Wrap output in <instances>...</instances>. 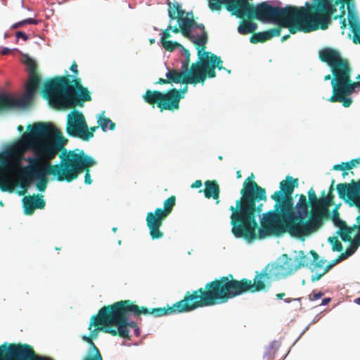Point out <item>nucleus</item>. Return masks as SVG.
Returning a JSON list of instances; mask_svg holds the SVG:
<instances>
[{
	"mask_svg": "<svg viewBox=\"0 0 360 360\" xmlns=\"http://www.w3.org/2000/svg\"><path fill=\"white\" fill-rule=\"evenodd\" d=\"M254 177L252 173L245 180L243 187L240 190V199L236 200L235 206L230 207L231 232L236 238L248 240L257 238L264 239L271 236H281L284 233H288L292 237L304 240L321 229V224L309 228L297 224V221L295 219L296 216L306 218L309 214V202L304 194H300L295 205L297 213L294 211L292 201V209L288 215L282 217L275 214L266 225L259 229L257 235V217L260 215L263 207V202L261 201L266 202L267 197L265 188L259 186L253 180Z\"/></svg>",
	"mask_w": 360,
	"mask_h": 360,
	"instance_id": "nucleus-1",
	"label": "nucleus"
},
{
	"mask_svg": "<svg viewBox=\"0 0 360 360\" xmlns=\"http://www.w3.org/2000/svg\"><path fill=\"white\" fill-rule=\"evenodd\" d=\"M248 11L243 16L238 27V32L242 35L255 33L257 24L252 20L272 22L281 27H287L290 34L298 32L309 33L327 27L328 18L332 10L327 0H316L314 5L307 2L305 6L287 5L284 8L272 6L264 1L256 6L248 0Z\"/></svg>",
	"mask_w": 360,
	"mask_h": 360,
	"instance_id": "nucleus-2",
	"label": "nucleus"
},
{
	"mask_svg": "<svg viewBox=\"0 0 360 360\" xmlns=\"http://www.w3.org/2000/svg\"><path fill=\"white\" fill-rule=\"evenodd\" d=\"M210 306L204 288H200L192 292H186L184 299L173 304L171 307L148 309L135 304L130 300H121L112 304L104 306L101 311L105 321L112 323V328H106L112 336H119L130 340L129 328H134L135 333L139 335L137 323L129 320V316L133 314L139 316L141 314H151L155 317L165 315L180 314L195 310L199 307Z\"/></svg>",
	"mask_w": 360,
	"mask_h": 360,
	"instance_id": "nucleus-3",
	"label": "nucleus"
},
{
	"mask_svg": "<svg viewBox=\"0 0 360 360\" xmlns=\"http://www.w3.org/2000/svg\"><path fill=\"white\" fill-rule=\"evenodd\" d=\"M295 272L293 259L283 254L275 262L268 264L261 272L256 271L253 282L245 278L237 280L229 274L207 283L204 289L210 306L221 304L248 292L266 291L272 281Z\"/></svg>",
	"mask_w": 360,
	"mask_h": 360,
	"instance_id": "nucleus-4",
	"label": "nucleus"
},
{
	"mask_svg": "<svg viewBox=\"0 0 360 360\" xmlns=\"http://www.w3.org/2000/svg\"><path fill=\"white\" fill-rule=\"evenodd\" d=\"M21 142L14 147L18 153V164L26 149H31L35 158L27 157L29 163L22 167L18 176L20 186L25 193L33 179V175L45 169L48 162L54 159L59 151H64L63 145L67 142L62 133L51 123L37 122L27 127Z\"/></svg>",
	"mask_w": 360,
	"mask_h": 360,
	"instance_id": "nucleus-5",
	"label": "nucleus"
},
{
	"mask_svg": "<svg viewBox=\"0 0 360 360\" xmlns=\"http://www.w3.org/2000/svg\"><path fill=\"white\" fill-rule=\"evenodd\" d=\"M77 68L76 62L74 61L70 68L75 77L72 80L70 75L47 79L41 92L43 98L48 100L51 105L63 109L83 107L85 102L91 101L89 91L82 86V79L77 77Z\"/></svg>",
	"mask_w": 360,
	"mask_h": 360,
	"instance_id": "nucleus-6",
	"label": "nucleus"
},
{
	"mask_svg": "<svg viewBox=\"0 0 360 360\" xmlns=\"http://www.w3.org/2000/svg\"><path fill=\"white\" fill-rule=\"evenodd\" d=\"M319 59L328 64L333 73L332 81V96L328 98L330 103H342L345 108L349 107L352 99L349 96L360 86V81L354 82L351 79L352 68L346 58L340 52L331 48H324L319 53Z\"/></svg>",
	"mask_w": 360,
	"mask_h": 360,
	"instance_id": "nucleus-7",
	"label": "nucleus"
},
{
	"mask_svg": "<svg viewBox=\"0 0 360 360\" xmlns=\"http://www.w3.org/2000/svg\"><path fill=\"white\" fill-rule=\"evenodd\" d=\"M207 41L208 34L205 29L201 34L198 35V40L195 45L198 50V59L190 66V73L194 86L200 83L203 84L207 77H215L216 68L219 70H224L229 74L231 73V70L223 67V61L220 57L211 52L205 51Z\"/></svg>",
	"mask_w": 360,
	"mask_h": 360,
	"instance_id": "nucleus-8",
	"label": "nucleus"
},
{
	"mask_svg": "<svg viewBox=\"0 0 360 360\" xmlns=\"http://www.w3.org/2000/svg\"><path fill=\"white\" fill-rule=\"evenodd\" d=\"M59 157L64 174V176L60 177V179L71 182L84 172V183L88 185L92 183L90 168L96 165L97 162L91 156L86 155L83 150L79 148L69 151L65 148Z\"/></svg>",
	"mask_w": 360,
	"mask_h": 360,
	"instance_id": "nucleus-9",
	"label": "nucleus"
},
{
	"mask_svg": "<svg viewBox=\"0 0 360 360\" xmlns=\"http://www.w3.org/2000/svg\"><path fill=\"white\" fill-rule=\"evenodd\" d=\"M168 15L171 20H176L179 27H172L169 24L167 27L162 33L160 42L167 41L171 37L170 32L175 34L181 33L184 37L191 41L195 45L198 40V35L195 36L192 33L194 29H199L202 32L205 30V25L202 23H198L193 18L192 12H186L182 9L181 5L179 3H168Z\"/></svg>",
	"mask_w": 360,
	"mask_h": 360,
	"instance_id": "nucleus-10",
	"label": "nucleus"
},
{
	"mask_svg": "<svg viewBox=\"0 0 360 360\" xmlns=\"http://www.w3.org/2000/svg\"><path fill=\"white\" fill-rule=\"evenodd\" d=\"M25 64L30 72L25 95L20 98H17L8 94H0V112L26 106L33 101L41 79L37 73V66L33 59L27 57Z\"/></svg>",
	"mask_w": 360,
	"mask_h": 360,
	"instance_id": "nucleus-11",
	"label": "nucleus"
},
{
	"mask_svg": "<svg viewBox=\"0 0 360 360\" xmlns=\"http://www.w3.org/2000/svg\"><path fill=\"white\" fill-rule=\"evenodd\" d=\"M297 186L298 179L290 176H287L280 182L279 190L271 195V198L275 202L274 209L263 214L260 227L266 225L275 214L284 217L290 214L292 205V194Z\"/></svg>",
	"mask_w": 360,
	"mask_h": 360,
	"instance_id": "nucleus-12",
	"label": "nucleus"
},
{
	"mask_svg": "<svg viewBox=\"0 0 360 360\" xmlns=\"http://www.w3.org/2000/svg\"><path fill=\"white\" fill-rule=\"evenodd\" d=\"M176 205V197L171 195L164 201V208H157L154 212H150L146 216V224L153 240L160 239L163 237L164 233L160 231L164 220L172 212Z\"/></svg>",
	"mask_w": 360,
	"mask_h": 360,
	"instance_id": "nucleus-13",
	"label": "nucleus"
},
{
	"mask_svg": "<svg viewBox=\"0 0 360 360\" xmlns=\"http://www.w3.org/2000/svg\"><path fill=\"white\" fill-rule=\"evenodd\" d=\"M38 356L28 344L5 342L0 345V360H37Z\"/></svg>",
	"mask_w": 360,
	"mask_h": 360,
	"instance_id": "nucleus-14",
	"label": "nucleus"
},
{
	"mask_svg": "<svg viewBox=\"0 0 360 360\" xmlns=\"http://www.w3.org/2000/svg\"><path fill=\"white\" fill-rule=\"evenodd\" d=\"M66 132L70 136L78 137L84 141L91 139V132H87V124L84 115L73 110L68 115Z\"/></svg>",
	"mask_w": 360,
	"mask_h": 360,
	"instance_id": "nucleus-15",
	"label": "nucleus"
},
{
	"mask_svg": "<svg viewBox=\"0 0 360 360\" xmlns=\"http://www.w3.org/2000/svg\"><path fill=\"white\" fill-rule=\"evenodd\" d=\"M209 7L212 11H220L222 6L232 15L241 18L248 11V0H208Z\"/></svg>",
	"mask_w": 360,
	"mask_h": 360,
	"instance_id": "nucleus-16",
	"label": "nucleus"
},
{
	"mask_svg": "<svg viewBox=\"0 0 360 360\" xmlns=\"http://www.w3.org/2000/svg\"><path fill=\"white\" fill-rule=\"evenodd\" d=\"M308 201L311 206L308 217L302 218L301 216H296L295 219L297 221V224H300L303 227L309 228L316 226L319 224L320 218V198H318L314 190L311 188L308 191Z\"/></svg>",
	"mask_w": 360,
	"mask_h": 360,
	"instance_id": "nucleus-17",
	"label": "nucleus"
},
{
	"mask_svg": "<svg viewBox=\"0 0 360 360\" xmlns=\"http://www.w3.org/2000/svg\"><path fill=\"white\" fill-rule=\"evenodd\" d=\"M339 206H336L332 211L331 219L334 225L338 227L337 234L341 238L344 242H351L353 240L352 234L354 230H357L355 236H357L360 232V221H358V216L356 218L357 224H354L352 226H349L345 221L341 220L340 218V213L338 212Z\"/></svg>",
	"mask_w": 360,
	"mask_h": 360,
	"instance_id": "nucleus-18",
	"label": "nucleus"
},
{
	"mask_svg": "<svg viewBox=\"0 0 360 360\" xmlns=\"http://www.w3.org/2000/svg\"><path fill=\"white\" fill-rule=\"evenodd\" d=\"M47 175H53L58 181H65V179H60L61 176H64L62 162H60V164L56 165H52L51 162H48L45 169L33 175V179H37L39 180L37 184V188L41 192H44L47 187Z\"/></svg>",
	"mask_w": 360,
	"mask_h": 360,
	"instance_id": "nucleus-19",
	"label": "nucleus"
},
{
	"mask_svg": "<svg viewBox=\"0 0 360 360\" xmlns=\"http://www.w3.org/2000/svg\"><path fill=\"white\" fill-rule=\"evenodd\" d=\"M143 98L146 103L153 107L157 105L161 112L163 110L173 111L168 91L166 93H162L156 90H146Z\"/></svg>",
	"mask_w": 360,
	"mask_h": 360,
	"instance_id": "nucleus-20",
	"label": "nucleus"
},
{
	"mask_svg": "<svg viewBox=\"0 0 360 360\" xmlns=\"http://www.w3.org/2000/svg\"><path fill=\"white\" fill-rule=\"evenodd\" d=\"M166 77L167 79L159 78V79L155 82V84L176 83L193 85L190 71L186 73L184 71H178L176 69H169L166 73Z\"/></svg>",
	"mask_w": 360,
	"mask_h": 360,
	"instance_id": "nucleus-21",
	"label": "nucleus"
},
{
	"mask_svg": "<svg viewBox=\"0 0 360 360\" xmlns=\"http://www.w3.org/2000/svg\"><path fill=\"white\" fill-rule=\"evenodd\" d=\"M104 309V307H103L98 312L96 315H94L91 318V321L89 326L88 329L90 330V335L93 339H95L98 336V331H103L105 333H108L109 332L106 331V328H112V323H108V321H105V316L102 314L101 311Z\"/></svg>",
	"mask_w": 360,
	"mask_h": 360,
	"instance_id": "nucleus-22",
	"label": "nucleus"
},
{
	"mask_svg": "<svg viewBox=\"0 0 360 360\" xmlns=\"http://www.w3.org/2000/svg\"><path fill=\"white\" fill-rule=\"evenodd\" d=\"M14 148L8 151L0 154V188L2 191H7V177L6 172L9 171L11 167L10 159L15 154Z\"/></svg>",
	"mask_w": 360,
	"mask_h": 360,
	"instance_id": "nucleus-23",
	"label": "nucleus"
},
{
	"mask_svg": "<svg viewBox=\"0 0 360 360\" xmlns=\"http://www.w3.org/2000/svg\"><path fill=\"white\" fill-rule=\"evenodd\" d=\"M349 243V247L346 249L345 252L341 253L336 259H333L323 269V274H326L331 269L335 264L340 262L352 256L360 246V233L357 236H354L353 240Z\"/></svg>",
	"mask_w": 360,
	"mask_h": 360,
	"instance_id": "nucleus-24",
	"label": "nucleus"
},
{
	"mask_svg": "<svg viewBox=\"0 0 360 360\" xmlns=\"http://www.w3.org/2000/svg\"><path fill=\"white\" fill-rule=\"evenodd\" d=\"M334 198L335 195L333 193H328V195H326L325 191L321 192V197L319 200L321 204V210H319V224H321V228L323 226L325 221L330 217V213L328 208L334 204Z\"/></svg>",
	"mask_w": 360,
	"mask_h": 360,
	"instance_id": "nucleus-25",
	"label": "nucleus"
},
{
	"mask_svg": "<svg viewBox=\"0 0 360 360\" xmlns=\"http://www.w3.org/2000/svg\"><path fill=\"white\" fill-rule=\"evenodd\" d=\"M22 204L24 212L27 215L32 214L35 209H44L46 205L43 196L39 195L25 197Z\"/></svg>",
	"mask_w": 360,
	"mask_h": 360,
	"instance_id": "nucleus-26",
	"label": "nucleus"
},
{
	"mask_svg": "<svg viewBox=\"0 0 360 360\" xmlns=\"http://www.w3.org/2000/svg\"><path fill=\"white\" fill-rule=\"evenodd\" d=\"M278 27L268 30L264 32H260L257 33H254L250 38V41L252 44H256L258 43H264L266 41L272 39L275 37H278L281 35V28H285L284 27L280 26V25H277Z\"/></svg>",
	"mask_w": 360,
	"mask_h": 360,
	"instance_id": "nucleus-27",
	"label": "nucleus"
},
{
	"mask_svg": "<svg viewBox=\"0 0 360 360\" xmlns=\"http://www.w3.org/2000/svg\"><path fill=\"white\" fill-rule=\"evenodd\" d=\"M351 0H327L328 1V4H329V6H330L331 8V10H332V13L330 15L329 18H328V23H327V27H328V25L329 23L330 22V18H331V16L332 15L336 12V8H335V6L338 5L340 2H342V5H341V13L340 15H336L335 16V19H337L338 18H340L341 19L340 20V29L344 30L346 29L347 27V21H346V19L344 18L345 15V4H347L348 6L349 4V1ZM315 2H316V0H314V4H310L311 5H314L315 4ZM328 27H326L324 30L327 29Z\"/></svg>",
	"mask_w": 360,
	"mask_h": 360,
	"instance_id": "nucleus-28",
	"label": "nucleus"
},
{
	"mask_svg": "<svg viewBox=\"0 0 360 360\" xmlns=\"http://www.w3.org/2000/svg\"><path fill=\"white\" fill-rule=\"evenodd\" d=\"M205 188L200 190V192H203L206 198H213L217 200V203H219V198L220 194V188L217 181L207 180L204 183Z\"/></svg>",
	"mask_w": 360,
	"mask_h": 360,
	"instance_id": "nucleus-29",
	"label": "nucleus"
},
{
	"mask_svg": "<svg viewBox=\"0 0 360 360\" xmlns=\"http://www.w3.org/2000/svg\"><path fill=\"white\" fill-rule=\"evenodd\" d=\"M82 339L89 344L88 351L83 358L84 360H103L99 349L93 342V338L89 335V336H83Z\"/></svg>",
	"mask_w": 360,
	"mask_h": 360,
	"instance_id": "nucleus-30",
	"label": "nucleus"
},
{
	"mask_svg": "<svg viewBox=\"0 0 360 360\" xmlns=\"http://www.w3.org/2000/svg\"><path fill=\"white\" fill-rule=\"evenodd\" d=\"M188 89V84H185V86L181 89L174 88L168 90L173 111L179 109V102L184 98V94L187 93Z\"/></svg>",
	"mask_w": 360,
	"mask_h": 360,
	"instance_id": "nucleus-31",
	"label": "nucleus"
},
{
	"mask_svg": "<svg viewBox=\"0 0 360 360\" xmlns=\"http://www.w3.org/2000/svg\"><path fill=\"white\" fill-rule=\"evenodd\" d=\"M349 25L353 33V42L356 44H360V24L358 22L357 17L352 15L351 11H349Z\"/></svg>",
	"mask_w": 360,
	"mask_h": 360,
	"instance_id": "nucleus-32",
	"label": "nucleus"
},
{
	"mask_svg": "<svg viewBox=\"0 0 360 360\" xmlns=\"http://www.w3.org/2000/svg\"><path fill=\"white\" fill-rule=\"evenodd\" d=\"M104 114L105 112H103L98 118V126L102 129L103 131H106L108 124L110 130H114L115 128V123L113 122L110 118L106 117Z\"/></svg>",
	"mask_w": 360,
	"mask_h": 360,
	"instance_id": "nucleus-33",
	"label": "nucleus"
},
{
	"mask_svg": "<svg viewBox=\"0 0 360 360\" xmlns=\"http://www.w3.org/2000/svg\"><path fill=\"white\" fill-rule=\"evenodd\" d=\"M293 261L296 271L301 267L307 266L309 264V258L304 254V251L302 250L299 252L298 257H295Z\"/></svg>",
	"mask_w": 360,
	"mask_h": 360,
	"instance_id": "nucleus-34",
	"label": "nucleus"
},
{
	"mask_svg": "<svg viewBox=\"0 0 360 360\" xmlns=\"http://www.w3.org/2000/svg\"><path fill=\"white\" fill-rule=\"evenodd\" d=\"M181 49L182 51V55L185 57V59L181 63V68L180 71H184L187 73L190 71V68L188 67L191 61V54L189 51L184 46H182Z\"/></svg>",
	"mask_w": 360,
	"mask_h": 360,
	"instance_id": "nucleus-35",
	"label": "nucleus"
},
{
	"mask_svg": "<svg viewBox=\"0 0 360 360\" xmlns=\"http://www.w3.org/2000/svg\"><path fill=\"white\" fill-rule=\"evenodd\" d=\"M161 44H162V46L166 51H170V52H172L174 50H176V49H177L179 48L182 47V45L181 44H179V42H177V41H169V40H167V41H165L164 42H162Z\"/></svg>",
	"mask_w": 360,
	"mask_h": 360,
	"instance_id": "nucleus-36",
	"label": "nucleus"
},
{
	"mask_svg": "<svg viewBox=\"0 0 360 360\" xmlns=\"http://www.w3.org/2000/svg\"><path fill=\"white\" fill-rule=\"evenodd\" d=\"M328 241L331 245L333 251L341 252L343 250V246L337 237H329Z\"/></svg>",
	"mask_w": 360,
	"mask_h": 360,
	"instance_id": "nucleus-37",
	"label": "nucleus"
},
{
	"mask_svg": "<svg viewBox=\"0 0 360 360\" xmlns=\"http://www.w3.org/2000/svg\"><path fill=\"white\" fill-rule=\"evenodd\" d=\"M309 253L313 257V262L314 265V269L316 268H323L324 264L326 263V260L319 259V255L314 250H311Z\"/></svg>",
	"mask_w": 360,
	"mask_h": 360,
	"instance_id": "nucleus-38",
	"label": "nucleus"
},
{
	"mask_svg": "<svg viewBox=\"0 0 360 360\" xmlns=\"http://www.w3.org/2000/svg\"><path fill=\"white\" fill-rule=\"evenodd\" d=\"M323 296V292H319L316 293L314 292H312L310 295H309V300L310 301H314V300L321 298Z\"/></svg>",
	"mask_w": 360,
	"mask_h": 360,
	"instance_id": "nucleus-39",
	"label": "nucleus"
},
{
	"mask_svg": "<svg viewBox=\"0 0 360 360\" xmlns=\"http://www.w3.org/2000/svg\"><path fill=\"white\" fill-rule=\"evenodd\" d=\"M15 37L17 39H19V38H21L24 41H27L29 37L27 36V34H25V32H22V31H18L15 32Z\"/></svg>",
	"mask_w": 360,
	"mask_h": 360,
	"instance_id": "nucleus-40",
	"label": "nucleus"
},
{
	"mask_svg": "<svg viewBox=\"0 0 360 360\" xmlns=\"http://www.w3.org/2000/svg\"><path fill=\"white\" fill-rule=\"evenodd\" d=\"M23 25H27V24H32V25H37L38 20L33 19V18H27L22 20Z\"/></svg>",
	"mask_w": 360,
	"mask_h": 360,
	"instance_id": "nucleus-41",
	"label": "nucleus"
},
{
	"mask_svg": "<svg viewBox=\"0 0 360 360\" xmlns=\"http://www.w3.org/2000/svg\"><path fill=\"white\" fill-rule=\"evenodd\" d=\"M353 167H354V165L352 164V162H351L350 161L344 163V169H345V170H350Z\"/></svg>",
	"mask_w": 360,
	"mask_h": 360,
	"instance_id": "nucleus-42",
	"label": "nucleus"
},
{
	"mask_svg": "<svg viewBox=\"0 0 360 360\" xmlns=\"http://www.w3.org/2000/svg\"><path fill=\"white\" fill-rule=\"evenodd\" d=\"M325 274H323V271L321 273V274H316V275H313L311 276V281L312 282H316L317 281H319V279H321V278Z\"/></svg>",
	"mask_w": 360,
	"mask_h": 360,
	"instance_id": "nucleus-43",
	"label": "nucleus"
},
{
	"mask_svg": "<svg viewBox=\"0 0 360 360\" xmlns=\"http://www.w3.org/2000/svg\"><path fill=\"white\" fill-rule=\"evenodd\" d=\"M202 181L201 180H196L193 184L191 185V188H197L202 186Z\"/></svg>",
	"mask_w": 360,
	"mask_h": 360,
	"instance_id": "nucleus-44",
	"label": "nucleus"
},
{
	"mask_svg": "<svg viewBox=\"0 0 360 360\" xmlns=\"http://www.w3.org/2000/svg\"><path fill=\"white\" fill-rule=\"evenodd\" d=\"M333 169L334 170H336V171H339V170H345L344 169V162H342V164H338V165H335L333 167Z\"/></svg>",
	"mask_w": 360,
	"mask_h": 360,
	"instance_id": "nucleus-45",
	"label": "nucleus"
},
{
	"mask_svg": "<svg viewBox=\"0 0 360 360\" xmlns=\"http://www.w3.org/2000/svg\"><path fill=\"white\" fill-rule=\"evenodd\" d=\"M22 26H24V25L22 22V20L18 22L14 23L13 25H11V29H17V28L22 27Z\"/></svg>",
	"mask_w": 360,
	"mask_h": 360,
	"instance_id": "nucleus-46",
	"label": "nucleus"
},
{
	"mask_svg": "<svg viewBox=\"0 0 360 360\" xmlns=\"http://www.w3.org/2000/svg\"><path fill=\"white\" fill-rule=\"evenodd\" d=\"M99 126H94V127H91L89 129L87 128V132L88 133H90L91 132V139L92 137H94V131L98 128Z\"/></svg>",
	"mask_w": 360,
	"mask_h": 360,
	"instance_id": "nucleus-47",
	"label": "nucleus"
},
{
	"mask_svg": "<svg viewBox=\"0 0 360 360\" xmlns=\"http://www.w3.org/2000/svg\"><path fill=\"white\" fill-rule=\"evenodd\" d=\"M334 184H335V180L333 179L332 181H331V185H330V186L329 187V189H328V193H333Z\"/></svg>",
	"mask_w": 360,
	"mask_h": 360,
	"instance_id": "nucleus-48",
	"label": "nucleus"
},
{
	"mask_svg": "<svg viewBox=\"0 0 360 360\" xmlns=\"http://www.w3.org/2000/svg\"><path fill=\"white\" fill-rule=\"evenodd\" d=\"M37 360H53L52 359L51 357L49 356H40L39 355L38 358Z\"/></svg>",
	"mask_w": 360,
	"mask_h": 360,
	"instance_id": "nucleus-49",
	"label": "nucleus"
},
{
	"mask_svg": "<svg viewBox=\"0 0 360 360\" xmlns=\"http://www.w3.org/2000/svg\"><path fill=\"white\" fill-rule=\"evenodd\" d=\"M331 299L330 297L324 298L321 302V305H326L330 302Z\"/></svg>",
	"mask_w": 360,
	"mask_h": 360,
	"instance_id": "nucleus-50",
	"label": "nucleus"
},
{
	"mask_svg": "<svg viewBox=\"0 0 360 360\" xmlns=\"http://www.w3.org/2000/svg\"><path fill=\"white\" fill-rule=\"evenodd\" d=\"M350 162L354 165V167H356L358 164H360V158L352 159V160H350Z\"/></svg>",
	"mask_w": 360,
	"mask_h": 360,
	"instance_id": "nucleus-51",
	"label": "nucleus"
},
{
	"mask_svg": "<svg viewBox=\"0 0 360 360\" xmlns=\"http://www.w3.org/2000/svg\"><path fill=\"white\" fill-rule=\"evenodd\" d=\"M301 299H302L301 297L297 298V299L286 298V299H285V300H284V301H285V302H287V303H290V302H292V301H295V300L300 301V300H301Z\"/></svg>",
	"mask_w": 360,
	"mask_h": 360,
	"instance_id": "nucleus-52",
	"label": "nucleus"
},
{
	"mask_svg": "<svg viewBox=\"0 0 360 360\" xmlns=\"http://www.w3.org/2000/svg\"><path fill=\"white\" fill-rule=\"evenodd\" d=\"M334 76H333V73L332 72V75H327L324 77V80L327 81V80H331V82L333 81V79Z\"/></svg>",
	"mask_w": 360,
	"mask_h": 360,
	"instance_id": "nucleus-53",
	"label": "nucleus"
},
{
	"mask_svg": "<svg viewBox=\"0 0 360 360\" xmlns=\"http://www.w3.org/2000/svg\"><path fill=\"white\" fill-rule=\"evenodd\" d=\"M285 296V292H280V293H277L276 295V297L279 299V300H282L283 299V297Z\"/></svg>",
	"mask_w": 360,
	"mask_h": 360,
	"instance_id": "nucleus-54",
	"label": "nucleus"
},
{
	"mask_svg": "<svg viewBox=\"0 0 360 360\" xmlns=\"http://www.w3.org/2000/svg\"><path fill=\"white\" fill-rule=\"evenodd\" d=\"M290 38V34H286L282 37L281 41L283 42Z\"/></svg>",
	"mask_w": 360,
	"mask_h": 360,
	"instance_id": "nucleus-55",
	"label": "nucleus"
},
{
	"mask_svg": "<svg viewBox=\"0 0 360 360\" xmlns=\"http://www.w3.org/2000/svg\"><path fill=\"white\" fill-rule=\"evenodd\" d=\"M9 52H10V49H8V48H5V49H3V51H2V54L6 55V54L9 53Z\"/></svg>",
	"mask_w": 360,
	"mask_h": 360,
	"instance_id": "nucleus-56",
	"label": "nucleus"
},
{
	"mask_svg": "<svg viewBox=\"0 0 360 360\" xmlns=\"http://www.w3.org/2000/svg\"><path fill=\"white\" fill-rule=\"evenodd\" d=\"M348 174H349L348 172H347L346 170H342V176L343 178H345V176H347Z\"/></svg>",
	"mask_w": 360,
	"mask_h": 360,
	"instance_id": "nucleus-57",
	"label": "nucleus"
},
{
	"mask_svg": "<svg viewBox=\"0 0 360 360\" xmlns=\"http://www.w3.org/2000/svg\"><path fill=\"white\" fill-rule=\"evenodd\" d=\"M17 129L20 132H22L24 131V127L22 125H19Z\"/></svg>",
	"mask_w": 360,
	"mask_h": 360,
	"instance_id": "nucleus-58",
	"label": "nucleus"
},
{
	"mask_svg": "<svg viewBox=\"0 0 360 360\" xmlns=\"http://www.w3.org/2000/svg\"><path fill=\"white\" fill-rule=\"evenodd\" d=\"M354 302L359 305H360V297H357L354 300Z\"/></svg>",
	"mask_w": 360,
	"mask_h": 360,
	"instance_id": "nucleus-59",
	"label": "nucleus"
},
{
	"mask_svg": "<svg viewBox=\"0 0 360 360\" xmlns=\"http://www.w3.org/2000/svg\"><path fill=\"white\" fill-rule=\"evenodd\" d=\"M236 176H237V178L239 179L241 177V173H240V171H238L236 172Z\"/></svg>",
	"mask_w": 360,
	"mask_h": 360,
	"instance_id": "nucleus-60",
	"label": "nucleus"
},
{
	"mask_svg": "<svg viewBox=\"0 0 360 360\" xmlns=\"http://www.w3.org/2000/svg\"><path fill=\"white\" fill-rule=\"evenodd\" d=\"M155 41V39H150V44H153Z\"/></svg>",
	"mask_w": 360,
	"mask_h": 360,
	"instance_id": "nucleus-61",
	"label": "nucleus"
},
{
	"mask_svg": "<svg viewBox=\"0 0 360 360\" xmlns=\"http://www.w3.org/2000/svg\"><path fill=\"white\" fill-rule=\"evenodd\" d=\"M356 79H360V75H357Z\"/></svg>",
	"mask_w": 360,
	"mask_h": 360,
	"instance_id": "nucleus-62",
	"label": "nucleus"
},
{
	"mask_svg": "<svg viewBox=\"0 0 360 360\" xmlns=\"http://www.w3.org/2000/svg\"><path fill=\"white\" fill-rule=\"evenodd\" d=\"M56 250H60V248H56Z\"/></svg>",
	"mask_w": 360,
	"mask_h": 360,
	"instance_id": "nucleus-63",
	"label": "nucleus"
},
{
	"mask_svg": "<svg viewBox=\"0 0 360 360\" xmlns=\"http://www.w3.org/2000/svg\"><path fill=\"white\" fill-rule=\"evenodd\" d=\"M112 230H113V231H115L117 230V229L116 228H113Z\"/></svg>",
	"mask_w": 360,
	"mask_h": 360,
	"instance_id": "nucleus-64",
	"label": "nucleus"
}]
</instances>
